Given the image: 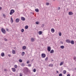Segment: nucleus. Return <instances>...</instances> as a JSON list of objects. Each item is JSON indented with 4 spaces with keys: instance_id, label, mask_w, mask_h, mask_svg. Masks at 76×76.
Returning <instances> with one entry per match:
<instances>
[{
    "instance_id": "12",
    "label": "nucleus",
    "mask_w": 76,
    "mask_h": 76,
    "mask_svg": "<svg viewBox=\"0 0 76 76\" xmlns=\"http://www.w3.org/2000/svg\"><path fill=\"white\" fill-rule=\"evenodd\" d=\"M39 35H41L42 34V32L41 31H39L38 32Z\"/></svg>"
},
{
    "instance_id": "14",
    "label": "nucleus",
    "mask_w": 76,
    "mask_h": 76,
    "mask_svg": "<svg viewBox=\"0 0 76 76\" xmlns=\"http://www.w3.org/2000/svg\"><path fill=\"white\" fill-rule=\"evenodd\" d=\"M73 14V13L72 12H69V15H72Z\"/></svg>"
},
{
    "instance_id": "53",
    "label": "nucleus",
    "mask_w": 76,
    "mask_h": 76,
    "mask_svg": "<svg viewBox=\"0 0 76 76\" xmlns=\"http://www.w3.org/2000/svg\"><path fill=\"white\" fill-rule=\"evenodd\" d=\"M3 16H4V15H3Z\"/></svg>"
},
{
    "instance_id": "44",
    "label": "nucleus",
    "mask_w": 76,
    "mask_h": 76,
    "mask_svg": "<svg viewBox=\"0 0 76 76\" xmlns=\"http://www.w3.org/2000/svg\"><path fill=\"white\" fill-rule=\"evenodd\" d=\"M29 63V61H28L27 62V64H28Z\"/></svg>"
},
{
    "instance_id": "22",
    "label": "nucleus",
    "mask_w": 76,
    "mask_h": 76,
    "mask_svg": "<svg viewBox=\"0 0 76 76\" xmlns=\"http://www.w3.org/2000/svg\"><path fill=\"white\" fill-rule=\"evenodd\" d=\"M61 48L62 49H64V46H61Z\"/></svg>"
},
{
    "instance_id": "48",
    "label": "nucleus",
    "mask_w": 76,
    "mask_h": 76,
    "mask_svg": "<svg viewBox=\"0 0 76 76\" xmlns=\"http://www.w3.org/2000/svg\"><path fill=\"white\" fill-rule=\"evenodd\" d=\"M56 73H58V71H56Z\"/></svg>"
},
{
    "instance_id": "29",
    "label": "nucleus",
    "mask_w": 76,
    "mask_h": 76,
    "mask_svg": "<svg viewBox=\"0 0 76 76\" xmlns=\"http://www.w3.org/2000/svg\"><path fill=\"white\" fill-rule=\"evenodd\" d=\"M59 35L60 37H61V32L59 33Z\"/></svg>"
},
{
    "instance_id": "47",
    "label": "nucleus",
    "mask_w": 76,
    "mask_h": 76,
    "mask_svg": "<svg viewBox=\"0 0 76 76\" xmlns=\"http://www.w3.org/2000/svg\"><path fill=\"white\" fill-rule=\"evenodd\" d=\"M4 70L5 72H6V71H7V70H6V69H5Z\"/></svg>"
},
{
    "instance_id": "27",
    "label": "nucleus",
    "mask_w": 76,
    "mask_h": 76,
    "mask_svg": "<svg viewBox=\"0 0 76 76\" xmlns=\"http://www.w3.org/2000/svg\"><path fill=\"white\" fill-rule=\"evenodd\" d=\"M54 53V50H52L50 51V53Z\"/></svg>"
},
{
    "instance_id": "36",
    "label": "nucleus",
    "mask_w": 76,
    "mask_h": 76,
    "mask_svg": "<svg viewBox=\"0 0 76 76\" xmlns=\"http://www.w3.org/2000/svg\"><path fill=\"white\" fill-rule=\"evenodd\" d=\"M21 66H24L25 64H21Z\"/></svg>"
},
{
    "instance_id": "15",
    "label": "nucleus",
    "mask_w": 76,
    "mask_h": 76,
    "mask_svg": "<svg viewBox=\"0 0 76 76\" xmlns=\"http://www.w3.org/2000/svg\"><path fill=\"white\" fill-rule=\"evenodd\" d=\"M12 69L14 72H16V69L15 68H12Z\"/></svg>"
},
{
    "instance_id": "42",
    "label": "nucleus",
    "mask_w": 76,
    "mask_h": 76,
    "mask_svg": "<svg viewBox=\"0 0 76 76\" xmlns=\"http://www.w3.org/2000/svg\"><path fill=\"white\" fill-rule=\"evenodd\" d=\"M8 56H9V57H11V55L10 54H9L8 55Z\"/></svg>"
},
{
    "instance_id": "50",
    "label": "nucleus",
    "mask_w": 76,
    "mask_h": 76,
    "mask_svg": "<svg viewBox=\"0 0 76 76\" xmlns=\"http://www.w3.org/2000/svg\"><path fill=\"white\" fill-rule=\"evenodd\" d=\"M61 44H63V42H61Z\"/></svg>"
},
{
    "instance_id": "38",
    "label": "nucleus",
    "mask_w": 76,
    "mask_h": 76,
    "mask_svg": "<svg viewBox=\"0 0 76 76\" xmlns=\"http://www.w3.org/2000/svg\"><path fill=\"white\" fill-rule=\"evenodd\" d=\"M46 4L47 6H48V5H49V3H47Z\"/></svg>"
},
{
    "instance_id": "4",
    "label": "nucleus",
    "mask_w": 76,
    "mask_h": 76,
    "mask_svg": "<svg viewBox=\"0 0 76 76\" xmlns=\"http://www.w3.org/2000/svg\"><path fill=\"white\" fill-rule=\"evenodd\" d=\"M1 31L3 34H6V31L4 28H2L1 29Z\"/></svg>"
},
{
    "instance_id": "19",
    "label": "nucleus",
    "mask_w": 76,
    "mask_h": 76,
    "mask_svg": "<svg viewBox=\"0 0 76 76\" xmlns=\"http://www.w3.org/2000/svg\"><path fill=\"white\" fill-rule=\"evenodd\" d=\"M35 11L36 12H39V10H38V9H35Z\"/></svg>"
},
{
    "instance_id": "45",
    "label": "nucleus",
    "mask_w": 76,
    "mask_h": 76,
    "mask_svg": "<svg viewBox=\"0 0 76 76\" xmlns=\"http://www.w3.org/2000/svg\"><path fill=\"white\" fill-rule=\"evenodd\" d=\"M67 76H70V75L69 74H68L67 75Z\"/></svg>"
},
{
    "instance_id": "33",
    "label": "nucleus",
    "mask_w": 76,
    "mask_h": 76,
    "mask_svg": "<svg viewBox=\"0 0 76 76\" xmlns=\"http://www.w3.org/2000/svg\"><path fill=\"white\" fill-rule=\"evenodd\" d=\"M74 60H75V61H76V57H75L74 58H73Z\"/></svg>"
},
{
    "instance_id": "1",
    "label": "nucleus",
    "mask_w": 76,
    "mask_h": 76,
    "mask_svg": "<svg viewBox=\"0 0 76 76\" xmlns=\"http://www.w3.org/2000/svg\"><path fill=\"white\" fill-rule=\"evenodd\" d=\"M23 72L24 74H26L28 72H29V69L27 67H25L24 68Z\"/></svg>"
},
{
    "instance_id": "8",
    "label": "nucleus",
    "mask_w": 76,
    "mask_h": 76,
    "mask_svg": "<svg viewBox=\"0 0 76 76\" xmlns=\"http://www.w3.org/2000/svg\"><path fill=\"white\" fill-rule=\"evenodd\" d=\"M66 41L67 43H70V40L69 39L66 40Z\"/></svg>"
},
{
    "instance_id": "6",
    "label": "nucleus",
    "mask_w": 76,
    "mask_h": 76,
    "mask_svg": "<svg viewBox=\"0 0 76 76\" xmlns=\"http://www.w3.org/2000/svg\"><path fill=\"white\" fill-rule=\"evenodd\" d=\"M21 19L22 20H23V21H24L25 20V18L23 17H21Z\"/></svg>"
},
{
    "instance_id": "16",
    "label": "nucleus",
    "mask_w": 76,
    "mask_h": 76,
    "mask_svg": "<svg viewBox=\"0 0 76 76\" xmlns=\"http://www.w3.org/2000/svg\"><path fill=\"white\" fill-rule=\"evenodd\" d=\"M70 43H71V44H75L74 41L72 40L71 41H70Z\"/></svg>"
},
{
    "instance_id": "3",
    "label": "nucleus",
    "mask_w": 76,
    "mask_h": 76,
    "mask_svg": "<svg viewBox=\"0 0 76 76\" xmlns=\"http://www.w3.org/2000/svg\"><path fill=\"white\" fill-rule=\"evenodd\" d=\"M46 57V55L44 53H42L41 54V57L42 58H45Z\"/></svg>"
},
{
    "instance_id": "41",
    "label": "nucleus",
    "mask_w": 76,
    "mask_h": 76,
    "mask_svg": "<svg viewBox=\"0 0 76 76\" xmlns=\"http://www.w3.org/2000/svg\"><path fill=\"white\" fill-rule=\"evenodd\" d=\"M4 40L5 41H7V39H5Z\"/></svg>"
},
{
    "instance_id": "24",
    "label": "nucleus",
    "mask_w": 76,
    "mask_h": 76,
    "mask_svg": "<svg viewBox=\"0 0 76 76\" xmlns=\"http://www.w3.org/2000/svg\"><path fill=\"white\" fill-rule=\"evenodd\" d=\"M21 32H24V29H23V28H22L21 30Z\"/></svg>"
},
{
    "instance_id": "18",
    "label": "nucleus",
    "mask_w": 76,
    "mask_h": 76,
    "mask_svg": "<svg viewBox=\"0 0 76 76\" xmlns=\"http://www.w3.org/2000/svg\"><path fill=\"white\" fill-rule=\"evenodd\" d=\"M64 64V62H61L60 63V66H62V65H63V64Z\"/></svg>"
},
{
    "instance_id": "20",
    "label": "nucleus",
    "mask_w": 76,
    "mask_h": 76,
    "mask_svg": "<svg viewBox=\"0 0 76 76\" xmlns=\"http://www.w3.org/2000/svg\"><path fill=\"white\" fill-rule=\"evenodd\" d=\"M12 53H13V54H15V50H12Z\"/></svg>"
},
{
    "instance_id": "40",
    "label": "nucleus",
    "mask_w": 76,
    "mask_h": 76,
    "mask_svg": "<svg viewBox=\"0 0 76 76\" xmlns=\"http://www.w3.org/2000/svg\"><path fill=\"white\" fill-rule=\"evenodd\" d=\"M20 76H22V74L20 73Z\"/></svg>"
},
{
    "instance_id": "7",
    "label": "nucleus",
    "mask_w": 76,
    "mask_h": 76,
    "mask_svg": "<svg viewBox=\"0 0 76 76\" xmlns=\"http://www.w3.org/2000/svg\"><path fill=\"white\" fill-rule=\"evenodd\" d=\"M10 19V22L12 24V23H13V18H12V17H11Z\"/></svg>"
},
{
    "instance_id": "51",
    "label": "nucleus",
    "mask_w": 76,
    "mask_h": 76,
    "mask_svg": "<svg viewBox=\"0 0 76 76\" xmlns=\"http://www.w3.org/2000/svg\"><path fill=\"white\" fill-rule=\"evenodd\" d=\"M55 0H53V1H55Z\"/></svg>"
},
{
    "instance_id": "43",
    "label": "nucleus",
    "mask_w": 76,
    "mask_h": 76,
    "mask_svg": "<svg viewBox=\"0 0 76 76\" xmlns=\"http://www.w3.org/2000/svg\"><path fill=\"white\" fill-rule=\"evenodd\" d=\"M58 10H60V7H58Z\"/></svg>"
},
{
    "instance_id": "46",
    "label": "nucleus",
    "mask_w": 76,
    "mask_h": 76,
    "mask_svg": "<svg viewBox=\"0 0 76 76\" xmlns=\"http://www.w3.org/2000/svg\"><path fill=\"white\" fill-rule=\"evenodd\" d=\"M6 29L7 31H9V29H8L7 28V29Z\"/></svg>"
},
{
    "instance_id": "5",
    "label": "nucleus",
    "mask_w": 76,
    "mask_h": 76,
    "mask_svg": "<svg viewBox=\"0 0 76 76\" xmlns=\"http://www.w3.org/2000/svg\"><path fill=\"white\" fill-rule=\"evenodd\" d=\"M47 50L48 52H50L51 51V47L50 46H48L47 48Z\"/></svg>"
},
{
    "instance_id": "13",
    "label": "nucleus",
    "mask_w": 76,
    "mask_h": 76,
    "mask_svg": "<svg viewBox=\"0 0 76 76\" xmlns=\"http://www.w3.org/2000/svg\"><path fill=\"white\" fill-rule=\"evenodd\" d=\"M1 56L2 57H4V53L2 52L1 54Z\"/></svg>"
},
{
    "instance_id": "26",
    "label": "nucleus",
    "mask_w": 76,
    "mask_h": 76,
    "mask_svg": "<svg viewBox=\"0 0 76 76\" xmlns=\"http://www.w3.org/2000/svg\"><path fill=\"white\" fill-rule=\"evenodd\" d=\"M25 29H27L28 28V26H26L25 27Z\"/></svg>"
},
{
    "instance_id": "28",
    "label": "nucleus",
    "mask_w": 76,
    "mask_h": 76,
    "mask_svg": "<svg viewBox=\"0 0 76 76\" xmlns=\"http://www.w3.org/2000/svg\"><path fill=\"white\" fill-rule=\"evenodd\" d=\"M36 23L37 25H39V22H36Z\"/></svg>"
},
{
    "instance_id": "49",
    "label": "nucleus",
    "mask_w": 76,
    "mask_h": 76,
    "mask_svg": "<svg viewBox=\"0 0 76 76\" xmlns=\"http://www.w3.org/2000/svg\"><path fill=\"white\" fill-rule=\"evenodd\" d=\"M0 10H1V7H0Z\"/></svg>"
},
{
    "instance_id": "2",
    "label": "nucleus",
    "mask_w": 76,
    "mask_h": 76,
    "mask_svg": "<svg viewBox=\"0 0 76 76\" xmlns=\"http://www.w3.org/2000/svg\"><path fill=\"white\" fill-rule=\"evenodd\" d=\"M15 13V10H10V15H13V13Z\"/></svg>"
},
{
    "instance_id": "35",
    "label": "nucleus",
    "mask_w": 76,
    "mask_h": 76,
    "mask_svg": "<svg viewBox=\"0 0 76 76\" xmlns=\"http://www.w3.org/2000/svg\"><path fill=\"white\" fill-rule=\"evenodd\" d=\"M48 59V57H46V58H45V61H47V60Z\"/></svg>"
},
{
    "instance_id": "34",
    "label": "nucleus",
    "mask_w": 76,
    "mask_h": 76,
    "mask_svg": "<svg viewBox=\"0 0 76 76\" xmlns=\"http://www.w3.org/2000/svg\"><path fill=\"white\" fill-rule=\"evenodd\" d=\"M34 72H36V69H33Z\"/></svg>"
},
{
    "instance_id": "30",
    "label": "nucleus",
    "mask_w": 76,
    "mask_h": 76,
    "mask_svg": "<svg viewBox=\"0 0 76 76\" xmlns=\"http://www.w3.org/2000/svg\"><path fill=\"white\" fill-rule=\"evenodd\" d=\"M19 62H20V63L22 62V60L21 59H20L19 60Z\"/></svg>"
},
{
    "instance_id": "21",
    "label": "nucleus",
    "mask_w": 76,
    "mask_h": 76,
    "mask_svg": "<svg viewBox=\"0 0 76 76\" xmlns=\"http://www.w3.org/2000/svg\"><path fill=\"white\" fill-rule=\"evenodd\" d=\"M25 55V52H23L21 53V55L22 56H23L24 55Z\"/></svg>"
},
{
    "instance_id": "11",
    "label": "nucleus",
    "mask_w": 76,
    "mask_h": 76,
    "mask_svg": "<svg viewBox=\"0 0 76 76\" xmlns=\"http://www.w3.org/2000/svg\"><path fill=\"white\" fill-rule=\"evenodd\" d=\"M55 31V30H54V28H51V32L52 33H54V32Z\"/></svg>"
},
{
    "instance_id": "31",
    "label": "nucleus",
    "mask_w": 76,
    "mask_h": 76,
    "mask_svg": "<svg viewBox=\"0 0 76 76\" xmlns=\"http://www.w3.org/2000/svg\"><path fill=\"white\" fill-rule=\"evenodd\" d=\"M14 67H15V68H17V67H18V66H17V65H15L14 66Z\"/></svg>"
},
{
    "instance_id": "37",
    "label": "nucleus",
    "mask_w": 76,
    "mask_h": 76,
    "mask_svg": "<svg viewBox=\"0 0 76 76\" xmlns=\"http://www.w3.org/2000/svg\"><path fill=\"white\" fill-rule=\"evenodd\" d=\"M44 24H42L41 26V27L42 28H43V27H44Z\"/></svg>"
},
{
    "instance_id": "32",
    "label": "nucleus",
    "mask_w": 76,
    "mask_h": 76,
    "mask_svg": "<svg viewBox=\"0 0 76 76\" xmlns=\"http://www.w3.org/2000/svg\"><path fill=\"white\" fill-rule=\"evenodd\" d=\"M59 76H63V75H62V74L60 73L59 74Z\"/></svg>"
},
{
    "instance_id": "9",
    "label": "nucleus",
    "mask_w": 76,
    "mask_h": 76,
    "mask_svg": "<svg viewBox=\"0 0 76 76\" xmlns=\"http://www.w3.org/2000/svg\"><path fill=\"white\" fill-rule=\"evenodd\" d=\"M35 40V38H31V42H34Z\"/></svg>"
},
{
    "instance_id": "10",
    "label": "nucleus",
    "mask_w": 76,
    "mask_h": 76,
    "mask_svg": "<svg viewBox=\"0 0 76 76\" xmlns=\"http://www.w3.org/2000/svg\"><path fill=\"white\" fill-rule=\"evenodd\" d=\"M15 21L17 23H18V22H19V18L16 19L15 20Z\"/></svg>"
},
{
    "instance_id": "17",
    "label": "nucleus",
    "mask_w": 76,
    "mask_h": 76,
    "mask_svg": "<svg viewBox=\"0 0 76 76\" xmlns=\"http://www.w3.org/2000/svg\"><path fill=\"white\" fill-rule=\"evenodd\" d=\"M26 46H23L22 47L23 50H26Z\"/></svg>"
},
{
    "instance_id": "25",
    "label": "nucleus",
    "mask_w": 76,
    "mask_h": 76,
    "mask_svg": "<svg viewBox=\"0 0 76 76\" xmlns=\"http://www.w3.org/2000/svg\"><path fill=\"white\" fill-rule=\"evenodd\" d=\"M63 73H64V74H66V71L65 70H64L63 71Z\"/></svg>"
},
{
    "instance_id": "39",
    "label": "nucleus",
    "mask_w": 76,
    "mask_h": 76,
    "mask_svg": "<svg viewBox=\"0 0 76 76\" xmlns=\"http://www.w3.org/2000/svg\"><path fill=\"white\" fill-rule=\"evenodd\" d=\"M28 66H29V67H31V64H29L28 65Z\"/></svg>"
},
{
    "instance_id": "23",
    "label": "nucleus",
    "mask_w": 76,
    "mask_h": 76,
    "mask_svg": "<svg viewBox=\"0 0 76 76\" xmlns=\"http://www.w3.org/2000/svg\"><path fill=\"white\" fill-rule=\"evenodd\" d=\"M49 67H53V65L52 64H49Z\"/></svg>"
},
{
    "instance_id": "52",
    "label": "nucleus",
    "mask_w": 76,
    "mask_h": 76,
    "mask_svg": "<svg viewBox=\"0 0 76 76\" xmlns=\"http://www.w3.org/2000/svg\"><path fill=\"white\" fill-rule=\"evenodd\" d=\"M3 16H4V15H3Z\"/></svg>"
}]
</instances>
